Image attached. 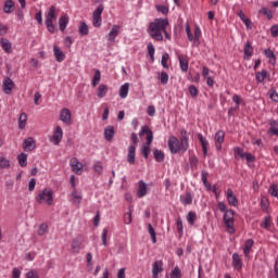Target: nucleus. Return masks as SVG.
Segmentation results:
<instances>
[{
	"label": "nucleus",
	"instance_id": "obj_1",
	"mask_svg": "<svg viewBox=\"0 0 278 278\" xmlns=\"http://www.w3.org/2000/svg\"><path fill=\"white\" fill-rule=\"evenodd\" d=\"M168 25L167 18H155L152 23H150L148 27V34L154 40L162 41L164 40V35L167 40H170V34L166 31V27Z\"/></svg>",
	"mask_w": 278,
	"mask_h": 278
},
{
	"label": "nucleus",
	"instance_id": "obj_2",
	"mask_svg": "<svg viewBox=\"0 0 278 278\" xmlns=\"http://www.w3.org/2000/svg\"><path fill=\"white\" fill-rule=\"evenodd\" d=\"M60 10L55 5H51L46 14V27L50 34H55V25L53 21H58Z\"/></svg>",
	"mask_w": 278,
	"mask_h": 278
},
{
	"label": "nucleus",
	"instance_id": "obj_3",
	"mask_svg": "<svg viewBox=\"0 0 278 278\" xmlns=\"http://www.w3.org/2000/svg\"><path fill=\"white\" fill-rule=\"evenodd\" d=\"M130 139L132 144L128 147L127 162L128 164L134 166V164H136V147H138V142H139L138 135L132 132L130 136Z\"/></svg>",
	"mask_w": 278,
	"mask_h": 278
},
{
	"label": "nucleus",
	"instance_id": "obj_4",
	"mask_svg": "<svg viewBox=\"0 0 278 278\" xmlns=\"http://www.w3.org/2000/svg\"><path fill=\"white\" fill-rule=\"evenodd\" d=\"M188 132L186 130H182L180 140L177 141L176 139L175 153H186V151H188Z\"/></svg>",
	"mask_w": 278,
	"mask_h": 278
},
{
	"label": "nucleus",
	"instance_id": "obj_5",
	"mask_svg": "<svg viewBox=\"0 0 278 278\" xmlns=\"http://www.w3.org/2000/svg\"><path fill=\"white\" fill-rule=\"evenodd\" d=\"M36 201L39 203H47L48 205H53V191L45 189L37 195Z\"/></svg>",
	"mask_w": 278,
	"mask_h": 278
},
{
	"label": "nucleus",
	"instance_id": "obj_6",
	"mask_svg": "<svg viewBox=\"0 0 278 278\" xmlns=\"http://www.w3.org/2000/svg\"><path fill=\"white\" fill-rule=\"evenodd\" d=\"M233 210L229 208L224 213V223L227 229H229L230 233H233V216H235Z\"/></svg>",
	"mask_w": 278,
	"mask_h": 278
},
{
	"label": "nucleus",
	"instance_id": "obj_7",
	"mask_svg": "<svg viewBox=\"0 0 278 278\" xmlns=\"http://www.w3.org/2000/svg\"><path fill=\"white\" fill-rule=\"evenodd\" d=\"M103 5L100 4L94 11L92 15V25L93 27H101V23H103V18L101 17V14H103Z\"/></svg>",
	"mask_w": 278,
	"mask_h": 278
},
{
	"label": "nucleus",
	"instance_id": "obj_8",
	"mask_svg": "<svg viewBox=\"0 0 278 278\" xmlns=\"http://www.w3.org/2000/svg\"><path fill=\"white\" fill-rule=\"evenodd\" d=\"M60 121L64 123V125H73V114L71 110L64 108L60 112Z\"/></svg>",
	"mask_w": 278,
	"mask_h": 278
},
{
	"label": "nucleus",
	"instance_id": "obj_9",
	"mask_svg": "<svg viewBox=\"0 0 278 278\" xmlns=\"http://www.w3.org/2000/svg\"><path fill=\"white\" fill-rule=\"evenodd\" d=\"M62 138H64V130L60 126H56V128L53 131V135L50 137V142L58 146L60 142H62Z\"/></svg>",
	"mask_w": 278,
	"mask_h": 278
},
{
	"label": "nucleus",
	"instance_id": "obj_10",
	"mask_svg": "<svg viewBox=\"0 0 278 278\" xmlns=\"http://www.w3.org/2000/svg\"><path fill=\"white\" fill-rule=\"evenodd\" d=\"M123 31V27L118 25H113L110 33L108 34L109 42H116V38H118V34Z\"/></svg>",
	"mask_w": 278,
	"mask_h": 278
},
{
	"label": "nucleus",
	"instance_id": "obj_11",
	"mask_svg": "<svg viewBox=\"0 0 278 278\" xmlns=\"http://www.w3.org/2000/svg\"><path fill=\"white\" fill-rule=\"evenodd\" d=\"M164 273V263L155 261L152 265V278H160V274Z\"/></svg>",
	"mask_w": 278,
	"mask_h": 278
},
{
	"label": "nucleus",
	"instance_id": "obj_12",
	"mask_svg": "<svg viewBox=\"0 0 278 278\" xmlns=\"http://www.w3.org/2000/svg\"><path fill=\"white\" fill-rule=\"evenodd\" d=\"M226 199L229 205L232 207H238V198L236 194H233V190L231 188H228L226 191Z\"/></svg>",
	"mask_w": 278,
	"mask_h": 278
},
{
	"label": "nucleus",
	"instance_id": "obj_13",
	"mask_svg": "<svg viewBox=\"0 0 278 278\" xmlns=\"http://www.w3.org/2000/svg\"><path fill=\"white\" fill-rule=\"evenodd\" d=\"M2 90L4 94H12V90H14V80H12L10 77L4 78Z\"/></svg>",
	"mask_w": 278,
	"mask_h": 278
},
{
	"label": "nucleus",
	"instance_id": "obj_14",
	"mask_svg": "<svg viewBox=\"0 0 278 278\" xmlns=\"http://www.w3.org/2000/svg\"><path fill=\"white\" fill-rule=\"evenodd\" d=\"M147 135V142L144 144H148V147H151V142H153V131L149 129V126H142L139 136L142 137Z\"/></svg>",
	"mask_w": 278,
	"mask_h": 278
},
{
	"label": "nucleus",
	"instance_id": "obj_15",
	"mask_svg": "<svg viewBox=\"0 0 278 278\" xmlns=\"http://www.w3.org/2000/svg\"><path fill=\"white\" fill-rule=\"evenodd\" d=\"M71 166L73 173H75L76 175H81L84 170V164H81L79 160H77V157L71 160Z\"/></svg>",
	"mask_w": 278,
	"mask_h": 278
},
{
	"label": "nucleus",
	"instance_id": "obj_16",
	"mask_svg": "<svg viewBox=\"0 0 278 278\" xmlns=\"http://www.w3.org/2000/svg\"><path fill=\"white\" fill-rule=\"evenodd\" d=\"M242 266H244V263L242 262L240 254L233 253L232 254V267L235 268V270H238V273H240V270H242Z\"/></svg>",
	"mask_w": 278,
	"mask_h": 278
},
{
	"label": "nucleus",
	"instance_id": "obj_17",
	"mask_svg": "<svg viewBox=\"0 0 278 278\" xmlns=\"http://www.w3.org/2000/svg\"><path fill=\"white\" fill-rule=\"evenodd\" d=\"M225 142V131L218 130L215 134V147L217 151H220L223 149V143Z\"/></svg>",
	"mask_w": 278,
	"mask_h": 278
},
{
	"label": "nucleus",
	"instance_id": "obj_18",
	"mask_svg": "<svg viewBox=\"0 0 278 278\" xmlns=\"http://www.w3.org/2000/svg\"><path fill=\"white\" fill-rule=\"evenodd\" d=\"M81 244H84L81 238H76L72 241V253L74 255H78V253L81 251Z\"/></svg>",
	"mask_w": 278,
	"mask_h": 278
},
{
	"label": "nucleus",
	"instance_id": "obj_19",
	"mask_svg": "<svg viewBox=\"0 0 278 278\" xmlns=\"http://www.w3.org/2000/svg\"><path fill=\"white\" fill-rule=\"evenodd\" d=\"M53 53L56 62H64V60H66V54H64V51H62V49L55 45L53 46Z\"/></svg>",
	"mask_w": 278,
	"mask_h": 278
},
{
	"label": "nucleus",
	"instance_id": "obj_20",
	"mask_svg": "<svg viewBox=\"0 0 278 278\" xmlns=\"http://www.w3.org/2000/svg\"><path fill=\"white\" fill-rule=\"evenodd\" d=\"M23 149L24 151H34L36 149V141H34V138L28 137L23 142Z\"/></svg>",
	"mask_w": 278,
	"mask_h": 278
},
{
	"label": "nucleus",
	"instance_id": "obj_21",
	"mask_svg": "<svg viewBox=\"0 0 278 278\" xmlns=\"http://www.w3.org/2000/svg\"><path fill=\"white\" fill-rule=\"evenodd\" d=\"M14 10H16V4L14 3V0H7L3 5L4 14H12Z\"/></svg>",
	"mask_w": 278,
	"mask_h": 278
},
{
	"label": "nucleus",
	"instance_id": "obj_22",
	"mask_svg": "<svg viewBox=\"0 0 278 278\" xmlns=\"http://www.w3.org/2000/svg\"><path fill=\"white\" fill-rule=\"evenodd\" d=\"M179 66L182 71V73H188L189 63H188V56L181 54L178 55Z\"/></svg>",
	"mask_w": 278,
	"mask_h": 278
},
{
	"label": "nucleus",
	"instance_id": "obj_23",
	"mask_svg": "<svg viewBox=\"0 0 278 278\" xmlns=\"http://www.w3.org/2000/svg\"><path fill=\"white\" fill-rule=\"evenodd\" d=\"M0 47L3 49L5 53L12 52V42H10V40H8L7 38L0 39Z\"/></svg>",
	"mask_w": 278,
	"mask_h": 278
},
{
	"label": "nucleus",
	"instance_id": "obj_24",
	"mask_svg": "<svg viewBox=\"0 0 278 278\" xmlns=\"http://www.w3.org/2000/svg\"><path fill=\"white\" fill-rule=\"evenodd\" d=\"M253 244H255V241H253V239H248L245 241V244L243 247V253H244L245 257H249V255H251Z\"/></svg>",
	"mask_w": 278,
	"mask_h": 278
},
{
	"label": "nucleus",
	"instance_id": "obj_25",
	"mask_svg": "<svg viewBox=\"0 0 278 278\" xmlns=\"http://www.w3.org/2000/svg\"><path fill=\"white\" fill-rule=\"evenodd\" d=\"M68 15H62L59 18V28L61 29V31H66V27H68Z\"/></svg>",
	"mask_w": 278,
	"mask_h": 278
},
{
	"label": "nucleus",
	"instance_id": "obj_26",
	"mask_svg": "<svg viewBox=\"0 0 278 278\" xmlns=\"http://www.w3.org/2000/svg\"><path fill=\"white\" fill-rule=\"evenodd\" d=\"M180 201L182 205H192L193 197L191 192H186L185 194L180 195Z\"/></svg>",
	"mask_w": 278,
	"mask_h": 278
},
{
	"label": "nucleus",
	"instance_id": "obj_27",
	"mask_svg": "<svg viewBox=\"0 0 278 278\" xmlns=\"http://www.w3.org/2000/svg\"><path fill=\"white\" fill-rule=\"evenodd\" d=\"M198 139L201 143L203 155H207V149L210 147V142L206 141L205 137H203L201 134L198 135Z\"/></svg>",
	"mask_w": 278,
	"mask_h": 278
},
{
	"label": "nucleus",
	"instance_id": "obj_28",
	"mask_svg": "<svg viewBox=\"0 0 278 278\" xmlns=\"http://www.w3.org/2000/svg\"><path fill=\"white\" fill-rule=\"evenodd\" d=\"M137 194L139 199H142V197H147V182L143 180L139 181V188L137 191Z\"/></svg>",
	"mask_w": 278,
	"mask_h": 278
},
{
	"label": "nucleus",
	"instance_id": "obj_29",
	"mask_svg": "<svg viewBox=\"0 0 278 278\" xmlns=\"http://www.w3.org/2000/svg\"><path fill=\"white\" fill-rule=\"evenodd\" d=\"M109 88L108 85L101 84L97 89L98 99H103L108 94Z\"/></svg>",
	"mask_w": 278,
	"mask_h": 278
},
{
	"label": "nucleus",
	"instance_id": "obj_30",
	"mask_svg": "<svg viewBox=\"0 0 278 278\" xmlns=\"http://www.w3.org/2000/svg\"><path fill=\"white\" fill-rule=\"evenodd\" d=\"M114 126H108L104 130V138L108 140V142H112V139L114 138Z\"/></svg>",
	"mask_w": 278,
	"mask_h": 278
},
{
	"label": "nucleus",
	"instance_id": "obj_31",
	"mask_svg": "<svg viewBox=\"0 0 278 278\" xmlns=\"http://www.w3.org/2000/svg\"><path fill=\"white\" fill-rule=\"evenodd\" d=\"M78 33L80 36H88V34H90V28H88V24H86V22H80Z\"/></svg>",
	"mask_w": 278,
	"mask_h": 278
},
{
	"label": "nucleus",
	"instance_id": "obj_32",
	"mask_svg": "<svg viewBox=\"0 0 278 278\" xmlns=\"http://www.w3.org/2000/svg\"><path fill=\"white\" fill-rule=\"evenodd\" d=\"M71 201L72 203L79 205L81 203V193H79L77 190H74L71 194Z\"/></svg>",
	"mask_w": 278,
	"mask_h": 278
},
{
	"label": "nucleus",
	"instance_id": "obj_33",
	"mask_svg": "<svg viewBox=\"0 0 278 278\" xmlns=\"http://www.w3.org/2000/svg\"><path fill=\"white\" fill-rule=\"evenodd\" d=\"M11 162L5 156H0V170H8L10 168Z\"/></svg>",
	"mask_w": 278,
	"mask_h": 278
},
{
	"label": "nucleus",
	"instance_id": "obj_34",
	"mask_svg": "<svg viewBox=\"0 0 278 278\" xmlns=\"http://www.w3.org/2000/svg\"><path fill=\"white\" fill-rule=\"evenodd\" d=\"M127 94H129V83H125L119 88V97H121V99H127Z\"/></svg>",
	"mask_w": 278,
	"mask_h": 278
},
{
	"label": "nucleus",
	"instance_id": "obj_35",
	"mask_svg": "<svg viewBox=\"0 0 278 278\" xmlns=\"http://www.w3.org/2000/svg\"><path fill=\"white\" fill-rule=\"evenodd\" d=\"M237 16L244 23L247 27H251V20L248 18V16L244 14L242 10L237 12Z\"/></svg>",
	"mask_w": 278,
	"mask_h": 278
},
{
	"label": "nucleus",
	"instance_id": "obj_36",
	"mask_svg": "<svg viewBox=\"0 0 278 278\" xmlns=\"http://www.w3.org/2000/svg\"><path fill=\"white\" fill-rule=\"evenodd\" d=\"M26 125H27V114L22 113L18 117V129H25Z\"/></svg>",
	"mask_w": 278,
	"mask_h": 278
},
{
	"label": "nucleus",
	"instance_id": "obj_37",
	"mask_svg": "<svg viewBox=\"0 0 278 278\" xmlns=\"http://www.w3.org/2000/svg\"><path fill=\"white\" fill-rule=\"evenodd\" d=\"M265 55L266 58H268L270 64L277 63V56L275 55V52H273V50L270 49L265 50Z\"/></svg>",
	"mask_w": 278,
	"mask_h": 278
},
{
	"label": "nucleus",
	"instance_id": "obj_38",
	"mask_svg": "<svg viewBox=\"0 0 278 278\" xmlns=\"http://www.w3.org/2000/svg\"><path fill=\"white\" fill-rule=\"evenodd\" d=\"M17 162L20 164V166H22V168H25V166H27V154L25 153H21L17 156Z\"/></svg>",
	"mask_w": 278,
	"mask_h": 278
},
{
	"label": "nucleus",
	"instance_id": "obj_39",
	"mask_svg": "<svg viewBox=\"0 0 278 278\" xmlns=\"http://www.w3.org/2000/svg\"><path fill=\"white\" fill-rule=\"evenodd\" d=\"M161 64H162L163 68H168V66L170 64V56L168 55V53H164L162 55Z\"/></svg>",
	"mask_w": 278,
	"mask_h": 278
},
{
	"label": "nucleus",
	"instance_id": "obj_40",
	"mask_svg": "<svg viewBox=\"0 0 278 278\" xmlns=\"http://www.w3.org/2000/svg\"><path fill=\"white\" fill-rule=\"evenodd\" d=\"M148 232L151 236V240H152L153 244H155V242H157V237L155 233V229L153 228V225H151V224L148 225Z\"/></svg>",
	"mask_w": 278,
	"mask_h": 278
},
{
	"label": "nucleus",
	"instance_id": "obj_41",
	"mask_svg": "<svg viewBox=\"0 0 278 278\" xmlns=\"http://www.w3.org/2000/svg\"><path fill=\"white\" fill-rule=\"evenodd\" d=\"M148 54L151 59V62H155V47H153V43H148Z\"/></svg>",
	"mask_w": 278,
	"mask_h": 278
},
{
	"label": "nucleus",
	"instance_id": "obj_42",
	"mask_svg": "<svg viewBox=\"0 0 278 278\" xmlns=\"http://www.w3.org/2000/svg\"><path fill=\"white\" fill-rule=\"evenodd\" d=\"M266 77H268V72H266V70L256 73V81H258V84H262Z\"/></svg>",
	"mask_w": 278,
	"mask_h": 278
},
{
	"label": "nucleus",
	"instance_id": "obj_43",
	"mask_svg": "<svg viewBox=\"0 0 278 278\" xmlns=\"http://www.w3.org/2000/svg\"><path fill=\"white\" fill-rule=\"evenodd\" d=\"M99 81H101V71L97 70L92 78L93 88H97V86H99Z\"/></svg>",
	"mask_w": 278,
	"mask_h": 278
},
{
	"label": "nucleus",
	"instance_id": "obj_44",
	"mask_svg": "<svg viewBox=\"0 0 278 278\" xmlns=\"http://www.w3.org/2000/svg\"><path fill=\"white\" fill-rule=\"evenodd\" d=\"M200 39H201V28L198 25H195L194 26V36H193L194 45H199Z\"/></svg>",
	"mask_w": 278,
	"mask_h": 278
},
{
	"label": "nucleus",
	"instance_id": "obj_45",
	"mask_svg": "<svg viewBox=\"0 0 278 278\" xmlns=\"http://www.w3.org/2000/svg\"><path fill=\"white\" fill-rule=\"evenodd\" d=\"M244 55L248 56V60H250L251 55H253V46H251V42H247L244 46Z\"/></svg>",
	"mask_w": 278,
	"mask_h": 278
},
{
	"label": "nucleus",
	"instance_id": "obj_46",
	"mask_svg": "<svg viewBox=\"0 0 278 278\" xmlns=\"http://www.w3.org/2000/svg\"><path fill=\"white\" fill-rule=\"evenodd\" d=\"M154 160L155 162H164V152H162V150H154Z\"/></svg>",
	"mask_w": 278,
	"mask_h": 278
},
{
	"label": "nucleus",
	"instance_id": "obj_47",
	"mask_svg": "<svg viewBox=\"0 0 278 278\" xmlns=\"http://www.w3.org/2000/svg\"><path fill=\"white\" fill-rule=\"evenodd\" d=\"M149 153H151V146L149 144H143L141 148V155H143V157L146 160L149 159Z\"/></svg>",
	"mask_w": 278,
	"mask_h": 278
},
{
	"label": "nucleus",
	"instance_id": "obj_48",
	"mask_svg": "<svg viewBox=\"0 0 278 278\" xmlns=\"http://www.w3.org/2000/svg\"><path fill=\"white\" fill-rule=\"evenodd\" d=\"M187 222H188L190 225H194V223L197 222V213L190 211V212L188 213V215H187Z\"/></svg>",
	"mask_w": 278,
	"mask_h": 278
},
{
	"label": "nucleus",
	"instance_id": "obj_49",
	"mask_svg": "<svg viewBox=\"0 0 278 278\" xmlns=\"http://www.w3.org/2000/svg\"><path fill=\"white\" fill-rule=\"evenodd\" d=\"M155 9L156 11L160 13V14H168V7L164 5V4H156L155 5Z\"/></svg>",
	"mask_w": 278,
	"mask_h": 278
},
{
	"label": "nucleus",
	"instance_id": "obj_50",
	"mask_svg": "<svg viewBox=\"0 0 278 278\" xmlns=\"http://www.w3.org/2000/svg\"><path fill=\"white\" fill-rule=\"evenodd\" d=\"M258 12L260 14H264V16H267L268 21L273 18V11H270V9L268 8H262Z\"/></svg>",
	"mask_w": 278,
	"mask_h": 278
},
{
	"label": "nucleus",
	"instance_id": "obj_51",
	"mask_svg": "<svg viewBox=\"0 0 278 278\" xmlns=\"http://www.w3.org/2000/svg\"><path fill=\"white\" fill-rule=\"evenodd\" d=\"M93 170L98 174V175H103V163L101 162H97L93 165Z\"/></svg>",
	"mask_w": 278,
	"mask_h": 278
},
{
	"label": "nucleus",
	"instance_id": "obj_52",
	"mask_svg": "<svg viewBox=\"0 0 278 278\" xmlns=\"http://www.w3.org/2000/svg\"><path fill=\"white\" fill-rule=\"evenodd\" d=\"M233 151H235V157H238V155H239V157H241V160H244V157H245V155H247V153H244V150H242V149L239 148V147H236V148L233 149Z\"/></svg>",
	"mask_w": 278,
	"mask_h": 278
},
{
	"label": "nucleus",
	"instance_id": "obj_53",
	"mask_svg": "<svg viewBox=\"0 0 278 278\" xmlns=\"http://www.w3.org/2000/svg\"><path fill=\"white\" fill-rule=\"evenodd\" d=\"M186 34L187 38L190 42H194V35H192V30H190V24H186Z\"/></svg>",
	"mask_w": 278,
	"mask_h": 278
},
{
	"label": "nucleus",
	"instance_id": "obj_54",
	"mask_svg": "<svg viewBox=\"0 0 278 278\" xmlns=\"http://www.w3.org/2000/svg\"><path fill=\"white\" fill-rule=\"evenodd\" d=\"M270 225H273L270 217H265L264 222L261 224V227H263V229H270Z\"/></svg>",
	"mask_w": 278,
	"mask_h": 278
},
{
	"label": "nucleus",
	"instance_id": "obj_55",
	"mask_svg": "<svg viewBox=\"0 0 278 278\" xmlns=\"http://www.w3.org/2000/svg\"><path fill=\"white\" fill-rule=\"evenodd\" d=\"M202 181H203L205 188H207V190H210V188H212V185H210V182L207 181V172H205V170L202 172Z\"/></svg>",
	"mask_w": 278,
	"mask_h": 278
},
{
	"label": "nucleus",
	"instance_id": "obj_56",
	"mask_svg": "<svg viewBox=\"0 0 278 278\" xmlns=\"http://www.w3.org/2000/svg\"><path fill=\"white\" fill-rule=\"evenodd\" d=\"M26 278H40V275L38 274V270L30 269L28 273H26Z\"/></svg>",
	"mask_w": 278,
	"mask_h": 278
},
{
	"label": "nucleus",
	"instance_id": "obj_57",
	"mask_svg": "<svg viewBox=\"0 0 278 278\" xmlns=\"http://www.w3.org/2000/svg\"><path fill=\"white\" fill-rule=\"evenodd\" d=\"M49 227L47 226V224H41L38 229V236H45V233H47Z\"/></svg>",
	"mask_w": 278,
	"mask_h": 278
},
{
	"label": "nucleus",
	"instance_id": "obj_58",
	"mask_svg": "<svg viewBox=\"0 0 278 278\" xmlns=\"http://www.w3.org/2000/svg\"><path fill=\"white\" fill-rule=\"evenodd\" d=\"M269 194H271V197H276V199H278V187H277V185H271L269 187Z\"/></svg>",
	"mask_w": 278,
	"mask_h": 278
},
{
	"label": "nucleus",
	"instance_id": "obj_59",
	"mask_svg": "<svg viewBox=\"0 0 278 278\" xmlns=\"http://www.w3.org/2000/svg\"><path fill=\"white\" fill-rule=\"evenodd\" d=\"M269 99H271V101H275V103H278L277 90H275V89L269 90Z\"/></svg>",
	"mask_w": 278,
	"mask_h": 278
},
{
	"label": "nucleus",
	"instance_id": "obj_60",
	"mask_svg": "<svg viewBox=\"0 0 278 278\" xmlns=\"http://www.w3.org/2000/svg\"><path fill=\"white\" fill-rule=\"evenodd\" d=\"M160 81L161 84H168V74H166L165 72L161 73L160 75Z\"/></svg>",
	"mask_w": 278,
	"mask_h": 278
},
{
	"label": "nucleus",
	"instance_id": "obj_61",
	"mask_svg": "<svg viewBox=\"0 0 278 278\" xmlns=\"http://www.w3.org/2000/svg\"><path fill=\"white\" fill-rule=\"evenodd\" d=\"M8 26L0 22V36H5L8 34Z\"/></svg>",
	"mask_w": 278,
	"mask_h": 278
},
{
	"label": "nucleus",
	"instance_id": "obj_62",
	"mask_svg": "<svg viewBox=\"0 0 278 278\" xmlns=\"http://www.w3.org/2000/svg\"><path fill=\"white\" fill-rule=\"evenodd\" d=\"M124 223L125 225H131V211L124 215Z\"/></svg>",
	"mask_w": 278,
	"mask_h": 278
},
{
	"label": "nucleus",
	"instance_id": "obj_63",
	"mask_svg": "<svg viewBox=\"0 0 278 278\" xmlns=\"http://www.w3.org/2000/svg\"><path fill=\"white\" fill-rule=\"evenodd\" d=\"M270 33L273 38H278V26L277 25L271 26Z\"/></svg>",
	"mask_w": 278,
	"mask_h": 278
},
{
	"label": "nucleus",
	"instance_id": "obj_64",
	"mask_svg": "<svg viewBox=\"0 0 278 278\" xmlns=\"http://www.w3.org/2000/svg\"><path fill=\"white\" fill-rule=\"evenodd\" d=\"M12 278H21V269L20 268H13L12 270Z\"/></svg>",
	"mask_w": 278,
	"mask_h": 278
}]
</instances>
